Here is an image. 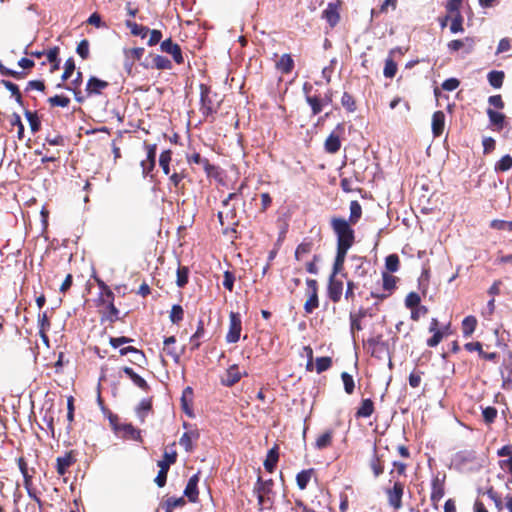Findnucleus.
Here are the masks:
<instances>
[{"label":"nucleus","instance_id":"nucleus-42","mask_svg":"<svg viewBox=\"0 0 512 512\" xmlns=\"http://www.w3.org/2000/svg\"><path fill=\"white\" fill-rule=\"evenodd\" d=\"M51 106L67 107L70 103V99L65 96L55 95L48 99Z\"/></svg>","mask_w":512,"mask_h":512},{"label":"nucleus","instance_id":"nucleus-57","mask_svg":"<svg viewBox=\"0 0 512 512\" xmlns=\"http://www.w3.org/2000/svg\"><path fill=\"white\" fill-rule=\"evenodd\" d=\"M482 415L486 423H492L497 416V410L496 408L489 406L483 409Z\"/></svg>","mask_w":512,"mask_h":512},{"label":"nucleus","instance_id":"nucleus-53","mask_svg":"<svg viewBox=\"0 0 512 512\" xmlns=\"http://www.w3.org/2000/svg\"><path fill=\"white\" fill-rule=\"evenodd\" d=\"M184 495L188 497L189 501L196 502L198 499V487L187 483Z\"/></svg>","mask_w":512,"mask_h":512},{"label":"nucleus","instance_id":"nucleus-8","mask_svg":"<svg viewBox=\"0 0 512 512\" xmlns=\"http://www.w3.org/2000/svg\"><path fill=\"white\" fill-rule=\"evenodd\" d=\"M444 482H445V475H443L442 477L437 475L432 479L431 500L434 503L439 502L444 496Z\"/></svg>","mask_w":512,"mask_h":512},{"label":"nucleus","instance_id":"nucleus-11","mask_svg":"<svg viewBox=\"0 0 512 512\" xmlns=\"http://www.w3.org/2000/svg\"><path fill=\"white\" fill-rule=\"evenodd\" d=\"M475 45V41L473 38L466 37L464 40H452L448 43V48L450 51H458L462 48H465L466 53H470Z\"/></svg>","mask_w":512,"mask_h":512},{"label":"nucleus","instance_id":"nucleus-37","mask_svg":"<svg viewBox=\"0 0 512 512\" xmlns=\"http://www.w3.org/2000/svg\"><path fill=\"white\" fill-rule=\"evenodd\" d=\"M188 268L187 267H179L177 269V279L176 284L179 288L184 287L188 282Z\"/></svg>","mask_w":512,"mask_h":512},{"label":"nucleus","instance_id":"nucleus-18","mask_svg":"<svg viewBox=\"0 0 512 512\" xmlns=\"http://www.w3.org/2000/svg\"><path fill=\"white\" fill-rule=\"evenodd\" d=\"M341 146L340 138L337 134L332 132L325 141V150L328 153H336Z\"/></svg>","mask_w":512,"mask_h":512},{"label":"nucleus","instance_id":"nucleus-5","mask_svg":"<svg viewBox=\"0 0 512 512\" xmlns=\"http://www.w3.org/2000/svg\"><path fill=\"white\" fill-rule=\"evenodd\" d=\"M366 346L371 356L377 358H381V355L387 350V344L382 341L381 335L367 339Z\"/></svg>","mask_w":512,"mask_h":512},{"label":"nucleus","instance_id":"nucleus-51","mask_svg":"<svg viewBox=\"0 0 512 512\" xmlns=\"http://www.w3.org/2000/svg\"><path fill=\"white\" fill-rule=\"evenodd\" d=\"M76 51H77V54L82 59H87L88 56H89V42H88V40L83 39L82 41H80V43L77 46Z\"/></svg>","mask_w":512,"mask_h":512},{"label":"nucleus","instance_id":"nucleus-1","mask_svg":"<svg viewBox=\"0 0 512 512\" xmlns=\"http://www.w3.org/2000/svg\"><path fill=\"white\" fill-rule=\"evenodd\" d=\"M331 227L337 237V247L351 248L354 244L355 234L349 222L344 218L333 217Z\"/></svg>","mask_w":512,"mask_h":512},{"label":"nucleus","instance_id":"nucleus-52","mask_svg":"<svg viewBox=\"0 0 512 512\" xmlns=\"http://www.w3.org/2000/svg\"><path fill=\"white\" fill-rule=\"evenodd\" d=\"M311 250H312V243L311 242H302L296 248L295 257L297 259H300V257L302 255L310 253Z\"/></svg>","mask_w":512,"mask_h":512},{"label":"nucleus","instance_id":"nucleus-62","mask_svg":"<svg viewBox=\"0 0 512 512\" xmlns=\"http://www.w3.org/2000/svg\"><path fill=\"white\" fill-rule=\"evenodd\" d=\"M234 281L235 277L232 272L225 271L224 272V279H223V286L228 289L229 291L233 290L234 287Z\"/></svg>","mask_w":512,"mask_h":512},{"label":"nucleus","instance_id":"nucleus-16","mask_svg":"<svg viewBox=\"0 0 512 512\" xmlns=\"http://www.w3.org/2000/svg\"><path fill=\"white\" fill-rule=\"evenodd\" d=\"M374 412V404L371 399H363L360 407L356 411L357 418H368Z\"/></svg>","mask_w":512,"mask_h":512},{"label":"nucleus","instance_id":"nucleus-43","mask_svg":"<svg viewBox=\"0 0 512 512\" xmlns=\"http://www.w3.org/2000/svg\"><path fill=\"white\" fill-rule=\"evenodd\" d=\"M2 84L11 92L12 96L15 97L16 101L18 103H21V93L19 91L18 86L13 82L7 80H2Z\"/></svg>","mask_w":512,"mask_h":512},{"label":"nucleus","instance_id":"nucleus-60","mask_svg":"<svg viewBox=\"0 0 512 512\" xmlns=\"http://www.w3.org/2000/svg\"><path fill=\"white\" fill-rule=\"evenodd\" d=\"M74 70H75L74 60L72 58H69L65 62V69H64V72L62 74V79L63 80H67L68 78H70L71 75L73 74Z\"/></svg>","mask_w":512,"mask_h":512},{"label":"nucleus","instance_id":"nucleus-17","mask_svg":"<svg viewBox=\"0 0 512 512\" xmlns=\"http://www.w3.org/2000/svg\"><path fill=\"white\" fill-rule=\"evenodd\" d=\"M123 372L132 380V382L141 388L142 390H147L149 388L146 380L142 378L140 375L134 372V370L130 367H124Z\"/></svg>","mask_w":512,"mask_h":512},{"label":"nucleus","instance_id":"nucleus-64","mask_svg":"<svg viewBox=\"0 0 512 512\" xmlns=\"http://www.w3.org/2000/svg\"><path fill=\"white\" fill-rule=\"evenodd\" d=\"M45 141L52 146L64 145V138L58 134H48L45 138Z\"/></svg>","mask_w":512,"mask_h":512},{"label":"nucleus","instance_id":"nucleus-50","mask_svg":"<svg viewBox=\"0 0 512 512\" xmlns=\"http://www.w3.org/2000/svg\"><path fill=\"white\" fill-rule=\"evenodd\" d=\"M150 409H151V402L147 399H143L139 403L136 411H137L138 416L143 420L145 415L148 413V411Z\"/></svg>","mask_w":512,"mask_h":512},{"label":"nucleus","instance_id":"nucleus-9","mask_svg":"<svg viewBox=\"0 0 512 512\" xmlns=\"http://www.w3.org/2000/svg\"><path fill=\"white\" fill-rule=\"evenodd\" d=\"M161 50L172 55L176 63L181 64L183 62V56L179 45L173 43L171 39H166L161 43Z\"/></svg>","mask_w":512,"mask_h":512},{"label":"nucleus","instance_id":"nucleus-20","mask_svg":"<svg viewBox=\"0 0 512 512\" xmlns=\"http://www.w3.org/2000/svg\"><path fill=\"white\" fill-rule=\"evenodd\" d=\"M333 438V431L327 430L323 434L319 435L315 442V447L318 450H322L331 445Z\"/></svg>","mask_w":512,"mask_h":512},{"label":"nucleus","instance_id":"nucleus-24","mask_svg":"<svg viewBox=\"0 0 512 512\" xmlns=\"http://www.w3.org/2000/svg\"><path fill=\"white\" fill-rule=\"evenodd\" d=\"M312 474H313V469L302 470L301 472H299L297 474L296 482H297L299 489L304 490L307 487V485L312 477Z\"/></svg>","mask_w":512,"mask_h":512},{"label":"nucleus","instance_id":"nucleus-59","mask_svg":"<svg viewBox=\"0 0 512 512\" xmlns=\"http://www.w3.org/2000/svg\"><path fill=\"white\" fill-rule=\"evenodd\" d=\"M165 503L169 506V508L174 510L175 508L184 506L186 501L184 497H169L165 500Z\"/></svg>","mask_w":512,"mask_h":512},{"label":"nucleus","instance_id":"nucleus-15","mask_svg":"<svg viewBox=\"0 0 512 512\" xmlns=\"http://www.w3.org/2000/svg\"><path fill=\"white\" fill-rule=\"evenodd\" d=\"M241 379V373L238 371L237 365H232L226 372L225 377L222 379V383L227 386H233Z\"/></svg>","mask_w":512,"mask_h":512},{"label":"nucleus","instance_id":"nucleus-26","mask_svg":"<svg viewBox=\"0 0 512 512\" xmlns=\"http://www.w3.org/2000/svg\"><path fill=\"white\" fill-rule=\"evenodd\" d=\"M293 59L290 55L284 54L277 63V67L283 73H289L293 69Z\"/></svg>","mask_w":512,"mask_h":512},{"label":"nucleus","instance_id":"nucleus-46","mask_svg":"<svg viewBox=\"0 0 512 512\" xmlns=\"http://www.w3.org/2000/svg\"><path fill=\"white\" fill-rule=\"evenodd\" d=\"M445 125V114L442 111H436L432 117L431 128H444Z\"/></svg>","mask_w":512,"mask_h":512},{"label":"nucleus","instance_id":"nucleus-3","mask_svg":"<svg viewBox=\"0 0 512 512\" xmlns=\"http://www.w3.org/2000/svg\"><path fill=\"white\" fill-rule=\"evenodd\" d=\"M242 322L238 313L231 312L229 315V330L226 335L228 343H236L240 339Z\"/></svg>","mask_w":512,"mask_h":512},{"label":"nucleus","instance_id":"nucleus-33","mask_svg":"<svg viewBox=\"0 0 512 512\" xmlns=\"http://www.w3.org/2000/svg\"><path fill=\"white\" fill-rule=\"evenodd\" d=\"M397 72V64L394 62L392 57H388L385 60V66L383 70V74L386 78H393Z\"/></svg>","mask_w":512,"mask_h":512},{"label":"nucleus","instance_id":"nucleus-54","mask_svg":"<svg viewBox=\"0 0 512 512\" xmlns=\"http://www.w3.org/2000/svg\"><path fill=\"white\" fill-rule=\"evenodd\" d=\"M153 62L157 69H170L171 68V62L166 57L157 55L154 58Z\"/></svg>","mask_w":512,"mask_h":512},{"label":"nucleus","instance_id":"nucleus-56","mask_svg":"<svg viewBox=\"0 0 512 512\" xmlns=\"http://www.w3.org/2000/svg\"><path fill=\"white\" fill-rule=\"evenodd\" d=\"M491 227L498 230L512 231V221L493 220Z\"/></svg>","mask_w":512,"mask_h":512},{"label":"nucleus","instance_id":"nucleus-41","mask_svg":"<svg viewBox=\"0 0 512 512\" xmlns=\"http://www.w3.org/2000/svg\"><path fill=\"white\" fill-rule=\"evenodd\" d=\"M463 17L460 13L455 14L454 18L452 19L451 25H450V31L452 33H459L463 32Z\"/></svg>","mask_w":512,"mask_h":512},{"label":"nucleus","instance_id":"nucleus-32","mask_svg":"<svg viewBox=\"0 0 512 512\" xmlns=\"http://www.w3.org/2000/svg\"><path fill=\"white\" fill-rule=\"evenodd\" d=\"M184 317V311L181 305L175 304L172 306L170 311V321L174 324H178L180 321L183 320Z\"/></svg>","mask_w":512,"mask_h":512},{"label":"nucleus","instance_id":"nucleus-49","mask_svg":"<svg viewBox=\"0 0 512 512\" xmlns=\"http://www.w3.org/2000/svg\"><path fill=\"white\" fill-rule=\"evenodd\" d=\"M167 473H168L167 465H161V468L158 471V474H157V476L155 478V483L159 487L165 486L166 480H167Z\"/></svg>","mask_w":512,"mask_h":512},{"label":"nucleus","instance_id":"nucleus-58","mask_svg":"<svg viewBox=\"0 0 512 512\" xmlns=\"http://www.w3.org/2000/svg\"><path fill=\"white\" fill-rule=\"evenodd\" d=\"M341 103H342L343 107H345L348 111L352 112L355 110L354 99L350 94H348L346 92L343 94V96L341 98Z\"/></svg>","mask_w":512,"mask_h":512},{"label":"nucleus","instance_id":"nucleus-47","mask_svg":"<svg viewBox=\"0 0 512 512\" xmlns=\"http://www.w3.org/2000/svg\"><path fill=\"white\" fill-rule=\"evenodd\" d=\"M188 162L202 165L206 171H208L210 168L208 160L202 158L199 153H194L192 156L188 157Z\"/></svg>","mask_w":512,"mask_h":512},{"label":"nucleus","instance_id":"nucleus-25","mask_svg":"<svg viewBox=\"0 0 512 512\" xmlns=\"http://www.w3.org/2000/svg\"><path fill=\"white\" fill-rule=\"evenodd\" d=\"M126 26L130 28L133 35L145 38L150 32L149 28L143 25H139L135 22L127 21Z\"/></svg>","mask_w":512,"mask_h":512},{"label":"nucleus","instance_id":"nucleus-61","mask_svg":"<svg viewBox=\"0 0 512 512\" xmlns=\"http://www.w3.org/2000/svg\"><path fill=\"white\" fill-rule=\"evenodd\" d=\"M133 339L131 338H128V337H125V336H121V337H111L109 342H110V345L113 347V348H118L124 344H127V343H130L132 342Z\"/></svg>","mask_w":512,"mask_h":512},{"label":"nucleus","instance_id":"nucleus-12","mask_svg":"<svg viewBox=\"0 0 512 512\" xmlns=\"http://www.w3.org/2000/svg\"><path fill=\"white\" fill-rule=\"evenodd\" d=\"M108 82L98 79L96 77H91L88 80L86 91L89 95L91 94H100L101 91L108 87Z\"/></svg>","mask_w":512,"mask_h":512},{"label":"nucleus","instance_id":"nucleus-23","mask_svg":"<svg viewBox=\"0 0 512 512\" xmlns=\"http://www.w3.org/2000/svg\"><path fill=\"white\" fill-rule=\"evenodd\" d=\"M278 457L279 454L275 447L268 451L267 457L264 461V467L268 472H272L274 470Z\"/></svg>","mask_w":512,"mask_h":512},{"label":"nucleus","instance_id":"nucleus-6","mask_svg":"<svg viewBox=\"0 0 512 512\" xmlns=\"http://www.w3.org/2000/svg\"><path fill=\"white\" fill-rule=\"evenodd\" d=\"M404 486L401 482H395L391 489L387 490L389 504L395 509H399L402 505Z\"/></svg>","mask_w":512,"mask_h":512},{"label":"nucleus","instance_id":"nucleus-29","mask_svg":"<svg viewBox=\"0 0 512 512\" xmlns=\"http://www.w3.org/2000/svg\"><path fill=\"white\" fill-rule=\"evenodd\" d=\"M323 18H325L331 26H335L339 21V14L334 7L329 5V7L323 11Z\"/></svg>","mask_w":512,"mask_h":512},{"label":"nucleus","instance_id":"nucleus-40","mask_svg":"<svg viewBox=\"0 0 512 512\" xmlns=\"http://www.w3.org/2000/svg\"><path fill=\"white\" fill-rule=\"evenodd\" d=\"M382 279H383V288L390 293L396 286V277L390 275L389 273L384 272L382 274Z\"/></svg>","mask_w":512,"mask_h":512},{"label":"nucleus","instance_id":"nucleus-10","mask_svg":"<svg viewBox=\"0 0 512 512\" xmlns=\"http://www.w3.org/2000/svg\"><path fill=\"white\" fill-rule=\"evenodd\" d=\"M146 148H147L146 160L149 163V167L148 168L146 167V161H141V166H142L144 175H148L149 172L152 171L153 168L155 167L157 146H156V144H147Z\"/></svg>","mask_w":512,"mask_h":512},{"label":"nucleus","instance_id":"nucleus-63","mask_svg":"<svg viewBox=\"0 0 512 512\" xmlns=\"http://www.w3.org/2000/svg\"><path fill=\"white\" fill-rule=\"evenodd\" d=\"M459 84H460V82H459L458 79H456V78H449V79H446L442 83V88L445 91H454L455 89L458 88Z\"/></svg>","mask_w":512,"mask_h":512},{"label":"nucleus","instance_id":"nucleus-27","mask_svg":"<svg viewBox=\"0 0 512 512\" xmlns=\"http://www.w3.org/2000/svg\"><path fill=\"white\" fill-rule=\"evenodd\" d=\"M171 150H164L159 157V165L162 168L164 174L168 175L170 173V161H171Z\"/></svg>","mask_w":512,"mask_h":512},{"label":"nucleus","instance_id":"nucleus-35","mask_svg":"<svg viewBox=\"0 0 512 512\" xmlns=\"http://www.w3.org/2000/svg\"><path fill=\"white\" fill-rule=\"evenodd\" d=\"M341 379L343 381L345 392L347 394H352L355 388L353 377L347 372H342Z\"/></svg>","mask_w":512,"mask_h":512},{"label":"nucleus","instance_id":"nucleus-44","mask_svg":"<svg viewBox=\"0 0 512 512\" xmlns=\"http://www.w3.org/2000/svg\"><path fill=\"white\" fill-rule=\"evenodd\" d=\"M38 322H39V326H40V333L42 335V338L43 340L47 343L48 341V338L47 336L45 335L44 331L46 328H48L50 326V323H49V320H48V317H47V314L46 313H43V314H39L38 316Z\"/></svg>","mask_w":512,"mask_h":512},{"label":"nucleus","instance_id":"nucleus-34","mask_svg":"<svg viewBox=\"0 0 512 512\" xmlns=\"http://www.w3.org/2000/svg\"><path fill=\"white\" fill-rule=\"evenodd\" d=\"M512 168V157L510 155L503 156L495 165V170L500 172L508 171Z\"/></svg>","mask_w":512,"mask_h":512},{"label":"nucleus","instance_id":"nucleus-39","mask_svg":"<svg viewBox=\"0 0 512 512\" xmlns=\"http://www.w3.org/2000/svg\"><path fill=\"white\" fill-rule=\"evenodd\" d=\"M144 54V48H131L124 50L125 58H128V60H140L141 57Z\"/></svg>","mask_w":512,"mask_h":512},{"label":"nucleus","instance_id":"nucleus-13","mask_svg":"<svg viewBox=\"0 0 512 512\" xmlns=\"http://www.w3.org/2000/svg\"><path fill=\"white\" fill-rule=\"evenodd\" d=\"M75 459L71 453H67L56 459V470L59 475H64L68 468L74 463Z\"/></svg>","mask_w":512,"mask_h":512},{"label":"nucleus","instance_id":"nucleus-55","mask_svg":"<svg viewBox=\"0 0 512 512\" xmlns=\"http://www.w3.org/2000/svg\"><path fill=\"white\" fill-rule=\"evenodd\" d=\"M420 296L415 292H410L405 299V305L408 308L417 307L420 303Z\"/></svg>","mask_w":512,"mask_h":512},{"label":"nucleus","instance_id":"nucleus-7","mask_svg":"<svg viewBox=\"0 0 512 512\" xmlns=\"http://www.w3.org/2000/svg\"><path fill=\"white\" fill-rule=\"evenodd\" d=\"M343 292V282L336 277H329L328 283V297L329 299L337 303L340 301Z\"/></svg>","mask_w":512,"mask_h":512},{"label":"nucleus","instance_id":"nucleus-21","mask_svg":"<svg viewBox=\"0 0 512 512\" xmlns=\"http://www.w3.org/2000/svg\"><path fill=\"white\" fill-rule=\"evenodd\" d=\"M477 319L474 316H467L462 321V332L464 337H469L476 328Z\"/></svg>","mask_w":512,"mask_h":512},{"label":"nucleus","instance_id":"nucleus-38","mask_svg":"<svg viewBox=\"0 0 512 512\" xmlns=\"http://www.w3.org/2000/svg\"><path fill=\"white\" fill-rule=\"evenodd\" d=\"M332 364V360L330 357H319L316 359V371L317 373H322L330 368Z\"/></svg>","mask_w":512,"mask_h":512},{"label":"nucleus","instance_id":"nucleus-48","mask_svg":"<svg viewBox=\"0 0 512 512\" xmlns=\"http://www.w3.org/2000/svg\"><path fill=\"white\" fill-rule=\"evenodd\" d=\"M489 119L492 124L494 125H502L505 119V116L497 111H494L492 109H488L487 111Z\"/></svg>","mask_w":512,"mask_h":512},{"label":"nucleus","instance_id":"nucleus-36","mask_svg":"<svg viewBox=\"0 0 512 512\" xmlns=\"http://www.w3.org/2000/svg\"><path fill=\"white\" fill-rule=\"evenodd\" d=\"M361 214V205L357 201H352L350 203V221L352 223H356L361 217Z\"/></svg>","mask_w":512,"mask_h":512},{"label":"nucleus","instance_id":"nucleus-45","mask_svg":"<svg viewBox=\"0 0 512 512\" xmlns=\"http://www.w3.org/2000/svg\"><path fill=\"white\" fill-rule=\"evenodd\" d=\"M175 342H176V339L174 336L167 337L164 340V346H165L164 349L167 351L168 355L172 356L174 358V360L177 361L179 359V355L175 352V350L173 348L170 347Z\"/></svg>","mask_w":512,"mask_h":512},{"label":"nucleus","instance_id":"nucleus-19","mask_svg":"<svg viewBox=\"0 0 512 512\" xmlns=\"http://www.w3.org/2000/svg\"><path fill=\"white\" fill-rule=\"evenodd\" d=\"M505 74L503 71H490L487 75L489 84L496 89L501 88L503 85Z\"/></svg>","mask_w":512,"mask_h":512},{"label":"nucleus","instance_id":"nucleus-4","mask_svg":"<svg viewBox=\"0 0 512 512\" xmlns=\"http://www.w3.org/2000/svg\"><path fill=\"white\" fill-rule=\"evenodd\" d=\"M273 480H263L261 477H258L257 482L254 486V493L257 496L259 506H263L265 504V496L269 495L272 491Z\"/></svg>","mask_w":512,"mask_h":512},{"label":"nucleus","instance_id":"nucleus-28","mask_svg":"<svg viewBox=\"0 0 512 512\" xmlns=\"http://www.w3.org/2000/svg\"><path fill=\"white\" fill-rule=\"evenodd\" d=\"M370 468L372 469L375 477L380 476L384 471V466L381 463V460L378 457L376 451L373 453V456L370 460Z\"/></svg>","mask_w":512,"mask_h":512},{"label":"nucleus","instance_id":"nucleus-14","mask_svg":"<svg viewBox=\"0 0 512 512\" xmlns=\"http://www.w3.org/2000/svg\"><path fill=\"white\" fill-rule=\"evenodd\" d=\"M199 438V433L196 430L185 432L181 438L179 439V444L182 446L186 452H191L193 450V440Z\"/></svg>","mask_w":512,"mask_h":512},{"label":"nucleus","instance_id":"nucleus-31","mask_svg":"<svg viewBox=\"0 0 512 512\" xmlns=\"http://www.w3.org/2000/svg\"><path fill=\"white\" fill-rule=\"evenodd\" d=\"M365 316V311L360 310L358 314L350 313V329L351 332L354 333L355 330H361L362 326L360 324L361 318Z\"/></svg>","mask_w":512,"mask_h":512},{"label":"nucleus","instance_id":"nucleus-30","mask_svg":"<svg viewBox=\"0 0 512 512\" xmlns=\"http://www.w3.org/2000/svg\"><path fill=\"white\" fill-rule=\"evenodd\" d=\"M385 267L388 272L394 273L399 269V257L397 254H390L385 259Z\"/></svg>","mask_w":512,"mask_h":512},{"label":"nucleus","instance_id":"nucleus-2","mask_svg":"<svg viewBox=\"0 0 512 512\" xmlns=\"http://www.w3.org/2000/svg\"><path fill=\"white\" fill-rule=\"evenodd\" d=\"M307 294L308 299L304 304V310L306 313L310 314L319 306L318 301V284L314 279H307Z\"/></svg>","mask_w":512,"mask_h":512},{"label":"nucleus","instance_id":"nucleus-22","mask_svg":"<svg viewBox=\"0 0 512 512\" xmlns=\"http://www.w3.org/2000/svg\"><path fill=\"white\" fill-rule=\"evenodd\" d=\"M116 430L122 431L123 435L130 439H140V430L136 429L132 424H122L116 427Z\"/></svg>","mask_w":512,"mask_h":512}]
</instances>
